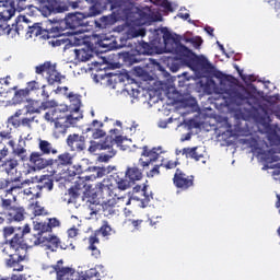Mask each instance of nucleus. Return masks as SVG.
Segmentation results:
<instances>
[{"label":"nucleus","mask_w":280,"mask_h":280,"mask_svg":"<svg viewBox=\"0 0 280 280\" xmlns=\"http://www.w3.org/2000/svg\"><path fill=\"white\" fill-rule=\"evenodd\" d=\"M88 182H90V179H88L86 176L79 177L74 182V186L79 190L84 189L83 201L86 202V206L90 210V215L93 217L96 215L101 210V203L97 198V195H101L103 199H105V197H110L113 192V184L110 183L109 178H104L102 182L96 184V191L92 192V185L89 184Z\"/></svg>","instance_id":"f257e3e1"},{"label":"nucleus","mask_w":280,"mask_h":280,"mask_svg":"<svg viewBox=\"0 0 280 280\" xmlns=\"http://www.w3.org/2000/svg\"><path fill=\"white\" fill-rule=\"evenodd\" d=\"M31 228L25 224L23 229L19 228V232L14 233L13 237L10 240V249L13 253L9 254V258L5 259V265L8 268H13L14 271H23L24 266L21 264L24 261L27 255L28 243L24 242V236L30 234Z\"/></svg>","instance_id":"f03ea898"},{"label":"nucleus","mask_w":280,"mask_h":280,"mask_svg":"<svg viewBox=\"0 0 280 280\" xmlns=\"http://www.w3.org/2000/svg\"><path fill=\"white\" fill-rule=\"evenodd\" d=\"M164 45L166 52L175 55L178 60H194L203 69L211 67L206 57L197 56L191 49L183 45L179 39L172 37L171 33L164 34Z\"/></svg>","instance_id":"7ed1b4c3"},{"label":"nucleus","mask_w":280,"mask_h":280,"mask_svg":"<svg viewBox=\"0 0 280 280\" xmlns=\"http://www.w3.org/2000/svg\"><path fill=\"white\" fill-rule=\"evenodd\" d=\"M50 269V273L56 272L61 280H101V273L96 268L79 272L72 267H65L63 259H59L55 265H51Z\"/></svg>","instance_id":"20e7f679"},{"label":"nucleus","mask_w":280,"mask_h":280,"mask_svg":"<svg viewBox=\"0 0 280 280\" xmlns=\"http://www.w3.org/2000/svg\"><path fill=\"white\" fill-rule=\"evenodd\" d=\"M40 245L45 250L56 253L59 248L62 250L72 246V243L66 244L57 235L48 234L47 236H32L30 237V246Z\"/></svg>","instance_id":"39448f33"},{"label":"nucleus","mask_w":280,"mask_h":280,"mask_svg":"<svg viewBox=\"0 0 280 280\" xmlns=\"http://www.w3.org/2000/svg\"><path fill=\"white\" fill-rule=\"evenodd\" d=\"M143 178V173L136 164L128 166L125 172V177L117 175L115 177L117 187L119 190H127L133 186L137 182H140Z\"/></svg>","instance_id":"423d86ee"},{"label":"nucleus","mask_w":280,"mask_h":280,"mask_svg":"<svg viewBox=\"0 0 280 280\" xmlns=\"http://www.w3.org/2000/svg\"><path fill=\"white\" fill-rule=\"evenodd\" d=\"M44 118L46 121L55 124L65 121L69 122L70 125H77V122L81 118V115L79 114L78 116H74V114H69L68 107H65L62 109L59 107H55L46 112Z\"/></svg>","instance_id":"0eeeda50"},{"label":"nucleus","mask_w":280,"mask_h":280,"mask_svg":"<svg viewBox=\"0 0 280 280\" xmlns=\"http://www.w3.org/2000/svg\"><path fill=\"white\" fill-rule=\"evenodd\" d=\"M35 73L37 75H44V73H46L48 85L61 84V79H65V77L56 70V63H52L51 61H45L44 63L36 66Z\"/></svg>","instance_id":"6e6552de"},{"label":"nucleus","mask_w":280,"mask_h":280,"mask_svg":"<svg viewBox=\"0 0 280 280\" xmlns=\"http://www.w3.org/2000/svg\"><path fill=\"white\" fill-rule=\"evenodd\" d=\"M37 4V10L45 16H50L51 14L65 13L69 10V5L58 2L56 0H35Z\"/></svg>","instance_id":"1a4fd4ad"},{"label":"nucleus","mask_w":280,"mask_h":280,"mask_svg":"<svg viewBox=\"0 0 280 280\" xmlns=\"http://www.w3.org/2000/svg\"><path fill=\"white\" fill-rule=\"evenodd\" d=\"M112 14L104 15L100 19L103 26H112L117 22L127 19L126 9L122 8L120 1L109 0Z\"/></svg>","instance_id":"9d476101"},{"label":"nucleus","mask_w":280,"mask_h":280,"mask_svg":"<svg viewBox=\"0 0 280 280\" xmlns=\"http://www.w3.org/2000/svg\"><path fill=\"white\" fill-rule=\"evenodd\" d=\"M86 19L88 16L81 12L69 13L60 23V26L65 25V30H71L74 34L81 33L79 28L88 26Z\"/></svg>","instance_id":"9b49d317"},{"label":"nucleus","mask_w":280,"mask_h":280,"mask_svg":"<svg viewBox=\"0 0 280 280\" xmlns=\"http://www.w3.org/2000/svg\"><path fill=\"white\" fill-rule=\"evenodd\" d=\"M174 186L180 191H187L195 185V176L188 175L182 168L177 167L173 177Z\"/></svg>","instance_id":"f8f14e48"},{"label":"nucleus","mask_w":280,"mask_h":280,"mask_svg":"<svg viewBox=\"0 0 280 280\" xmlns=\"http://www.w3.org/2000/svg\"><path fill=\"white\" fill-rule=\"evenodd\" d=\"M60 221L57 218H49L48 221H34V231L37 233L32 234V237H46V233H51L52 229L59 228Z\"/></svg>","instance_id":"ddd939ff"},{"label":"nucleus","mask_w":280,"mask_h":280,"mask_svg":"<svg viewBox=\"0 0 280 280\" xmlns=\"http://www.w3.org/2000/svg\"><path fill=\"white\" fill-rule=\"evenodd\" d=\"M120 44L117 45V48H131L136 49V52L141 56V55H150L151 52V46L149 43L141 42L138 45L135 43L132 44V38L129 35H124L119 38Z\"/></svg>","instance_id":"4468645a"},{"label":"nucleus","mask_w":280,"mask_h":280,"mask_svg":"<svg viewBox=\"0 0 280 280\" xmlns=\"http://www.w3.org/2000/svg\"><path fill=\"white\" fill-rule=\"evenodd\" d=\"M44 156L43 153L33 151L30 156H27L30 167L35 172L52 167V159H46Z\"/></svg>","instance_id":"2eb2a0df"},{"label":"nucleus","mask_w":280,"mask_h":280,"mask_svg":"<svg viewBox=\"0 0 280 280\" xmlns=\"http://www.w3.org/2000/svg\"><path fill=\"white\" fill-rule=\"evenodd\" d=\"M23 115V109H18L13 115H11L7 122L11 125L14 129H19L21 127L32 129V124L36 122L39 124V120L36 119V116L33 117H23L20 119V117Z\"/></svg>","instance_id":"dca6fc26"},{"label":"nucleus","mask_w":280,"mask_h":280,"mask_svg":"<svg viewBox=\"0 0 280 280\" xmlns=\"http://www.w3.org/2000/svg\"><path fill=\"white\" fill-rule=\"evenodd\" d=\"M30 30V21L25 18V15L18 16L15 23L11 25V28L8 30L11 37L25 36L27 37V33Z\"/></svg>","instance_id":"f3484780"},{"label":"nucleus","mask_w":280,"mask_h":280,"mask_svg":"<svg viewBox=\"0 0 280 280\" xmlns=\"http://www.w3.org/2000/svg\"><path fill=\"white\" fill-rule=\"evenodd\" d=\"M84 172L91 173L90 175H86V179L90 182H94L97 178H103L107 174L106 167L89 166L86 168H83L81 165H79L77 172H73V175H80Z\"/></svg>","instance_id":"a211bd4d"},{"label":"nucleus","mask_w":280,"mask_h":280,"mask_svg":"<svg viewBox=\"0 0 280 280\" xmlns=\"http://www.w3.org/2000/svg\"><path fill=\"white\" fill-rule=\"evenodd\" d=\"M73 164V155L70 152H63L58 154L56 159H52L54 174L61 171L63 167L71 166Z\"/></svg>","instance_id":"6ab92c4d"},{"label":"nucleus","mask_w":280,"mask_h":280,"mask_svg":"<svg viewBox=\"0 0 280 280\" xmlns=\"http://www.w3.org/2000/svg\"><path fill=\"white\" fill-rule=\"evenodd\" d=\"M67 145L72 152H82L85 150V138L79 133H71L67 138Z\"/></svg>","instance_id":"aec40b11"},{"label":"nucleus","mask_w":280,"mask_h":280,"mask_svg":"<svg viewBox=\"0 0 280 280\" xmlns=\"http://www.w3.org/2000/svg\"><path fill=\"white\" fill-rule=\"evenodd\" d=\"M62 26L52 27L51 31L47 34V39L52 38L51 40H49V45H51L52 47L67 46V39L62 38Z\"/></svg>","instance_id":"412c9836"},{"label":"nucleus","mask_w":280,"mask_h":280,"mask_svg":"<svg viewBox=\"0 0 280 280\" xmlns=\"http://www.w3.org/2000/svg\"><path fill=\"white\" fill-rule=\"evenodd\" d=\"M102 151H108L107 154L101 155L103 162H108L116 155V150L113 149L114 147V137L113 135H108L105 137L103 141L100 142Z\"/></svg>","instance_id":"4be33fe9"},{"label":"nucleus","mask_w":280,"mask_h":280,"mask_svg":"<svg viewBox=\"0 0 280 280\" xmlns=\"http://www.w3.org/2000/svg\"><path fill=\"white\" fill-rule=\"evenodd\" d=\"M14 16V9L10 8L9 10L0 11V32L5 35H10L11 25L9 21Z\"/></svg>","instance_id":"5701e85b"},{"label":"nucleus","mask_w":280,"mask_h":280,"mask_svg":"<svg viewBox=\"0 0 280 280\" xmlns=\"http://www.w3.org/2000/svg\"><path fill=\"white\" fill-rule=\"evenodd\" d=\"M8 145L12 148V154L18 156L22 162H27V150L24 148L25 141L22 139L19 140L18 145L15 147V142L13 139H9Z\"/></svg>","instance_id":"b1692460"},{"label":"nucleus","mask_w":280,"mask_h":280,"mask_svg":"<svg viewBox=\"0 0 280 280\" xmlns=\"http://www.w3.org/2000/svg\"><path fill=\"white\" fill-rule=\"evenodd\" d=\"M7 218L10 223L22 222L25 219V209L22 206H12L8 208Z\"/></svg>","instance_id":"393cba45"},{"label":"nucleus","mask_w":280,"mask_h":280,"mask_svg":"<svg viewBox=\"0 0 280 280\" xmlns=\"http://www.w3.org/2000/svg\"><path fill=\"white\" fill-rule=\"evenodd\" d=\"M203 153L205 151L200 150L199 147L183 149V155H186L187 159H191L196 162H201L202 164H206L207 158Z\"/></svg>","instance_id":"a878e982"},{"label":"nucleus","mask_w":280,"mask_h":280,"mask_svg":"<svg viewBox=\"0 0 280 280\" xmlns=\"http://www.w3.org/2000/svg\"><path fill=\"white\" fill-rule=\"evenodd\" d=\"M104 124L97 119H94L90 127L85 129V132H92V138L94 140L102 139L106 136V131H104L103 128Z\"/></svg>","instance_id":"bb28decb"},{"label":"nucleus","mask_w":280,"mask_h":280,"mask_svg":"<svg viewBox=\"0 0 280 280\" xmlns=\"http://www.w3.org/2000/svg\"><path fill=\"white\" fill-rule=\"evenodd\" d=\"M38 153L45 155V156H50V155H57L58 150L56 147L52 145L51 142L48 140L44 139H38Z\"/></svg>","instance_id":"cd10ccee"},{"label":"nucleus","mask_w":280,"mask_h":280,"mask_svg":"<svg viewBox=\"0 0 280 280\" xmlns=\"http://www.w3.org/2000/svg\"><path fill=\"white\" fill-rule=\"evenodd\" d=\"M35 104H37V102L32 101V103H30L28 105H26V115H33V114H40L42 108L44 110L48 109V108H52L55 107L56 103L55 101H46L42 103V106H35Z\"/></svg>","instance_id":"c85d7f7f"},{"label":"nucleus","mask_w":280,"mask_h":280,"mask_svg":"<svg viewBox=\"0 0 280 280\" xmlns=\"http://www.w3.org/2000/svg\"><path fill=\"white\" fill-rule=\"evenodd\" d=\"M49 34L48 31L44 30L39 23H35L33 25H28L26 38H33L40 36L42 38L47 37Z\"/></svg>","instance_id":"c756f323"},{"label":"nucleus","mask_w":280,"mask_h":280,"mask_svg":"<svg viewBox=\"0 0 280 280\" xmlns=\"http://www.w3.org/2000/svg\"><path fill=\"white\" fill-rule=\"evenodd\" d=\"M139 57L140 55L136 51V48L130 47V50L121 52V58L128 66L139 63L141 61Z\"/></svg>","instance_id":"7c9ffc66"},{"label":"nucleus","mask_w":280,"mask_h":280,"mask_svg":"<svg viewBox=\"0 0 280 280\" xmlns=\"http://www.w3.org/2000/svg\"><path fill=\"white\" fill-rule=\"evenodd\" d=\"M73 52L79 62H88L93 58V50L89 47L74 49Z\"/></svg>","instance_id":"2f4dec72"},{"label":"nucleus","mask_w":280,"mask_h":280,"mask_svg":"<svg viewBox=\"0 0 280 280\" xmlns=\"http://www.w3.org/2000/svg\"><path fill=\"white\" fill-rule=\"evenodd\" d=\"M160 154H162V147H154L150 150L148 145H144L141 156L149 158L150 162L152 163L159 160Z\"/></svg>","instance_id":"473e14b6"},{"label":"nucleus","mask_w":280,"mask_h":280,"mask_svg":"<svg viewBox=\"0 0 280 280\" xmlns=\"http://www.w3.org/2000/svg\"><path fill=\"white\" fill-rule=\"evenodd\" d=\"M12 91H15L14 95H13V101L16 104H22L24 102H27V100L31 97V95L28 94L26 88L18 89V86L15 85V86H12Z\"/></svg>","instance_id":"72a5a7b5"},{"label":"nucleus","mask_w":280,"mask_h":280,"mask_svg":"<svg viewBox=\"0 0 280 280\" xmlns=\"http://www.w3.org/2000/svg\"><path fill=\"white\" fill-rule=\"evenodd\" d=\"M259 154L261 155V160L266 164H272L280 161L279 155L276 154V151L273 149H270L268 151H260Z\"/></svg>","instance_id":"f704fd0d"},{"label":"nucleus","mask_w":280,"mask_h":280,"mask_svg":"<svg viewBox=\"0 0 280 280\" xmlns=\"http://www.w3.org/2000/svg\"><path fill=\"white\" fill-rule=\"evenodd\" d=\"M117 202L116 199L109 198L105 201H103V212L105 217H109V215H114L116 213L115 207H116Z\"/></svg>","instance_id":"c9c22d12"},{"label":"nucleus","mask_w":280,"mask_h":280,"mask_svg":"<svg viewBox=\"0 0 280 280\" xmlns=\"http://www.w3.org/2000/svg\"><path fill=\"white\" fill-rule=\"evenodd\" d=\"M75 124H70L69 121H58L55 122V130L54 133L56 138H59L60 136H65L67 133V130L70 126H74Z\"/></svg>","instance_id":"e433bc0d"},{"label":"nucleus","mask_w":280,"mask_h":280,"mask_svg":"<svg viewBox=\"0 0 280 280\" xmlns=\"http://www.w3.org/2000/svg\"><path fill=\"white\" fill-rule=\"evenodd\" d=\"M67 98L70 101V109L73 110L74 113H78L81 107V96L78 94H74L73 92H70L67 95Z\"/></svg>","instance_id":"4c0bfd02"},{"label":"nucleus","mask_w":280,"mask_h":280,"mask_svg":"<svg viewBox=\"0 0 280 280\" xmlns=\"http://www.w3.org/2000/svg\"><path fill=\"white\" fill-rule=\"evenodd\" d=\"M28 8L27 0H11V5L8 9H13L14 14L15 12H23Z\"/></svg>","instance_id":"58836bf2"},{"label":"nucleus","mask_w":280,"mask_h":280,"mask_svg":"<svg viewBox=\"0 0 280 280\" xmlns=\"http://www.w3.org/2000/svg\"><path fill=\"white\" fill-rule=\"evenodd\" d=\"M19 162L15 159H9L7 161H4L3 163V168L7 172L8 175L13 174L14 172H16V166H18Z\"/></svg>","instance_id":"ea45409f"},{"label":"nucleus","mask_w":280,"mask_h":280,"mask_svg":"<svg viewBox=\"0 0 280 280\" xmlns=\"http://www.w3.org/2000/svg\"><path fill=\"white\" fill-rule=\"evenodd\" d=\"M25 89H26L27 93L30 94V96H32V94H36L40 91L42 85L38 81L32 80L26 83Z\"/></svg>","instance_id":"a19ab883"},{"label":"nucleus","mask_w":280,"mask_h":280,"mask_svg":"<svg viewBox=\"0 0 280 280\" xmlns=\"http://www.w3.org/2000/svg\"><path fill=\"white\" fill-rule=\"evenodd\" d=\"M31 209L35 217H40V215L47 214V212L45 211V208L42 207L38 201H36L35 203H32Z\"/></svg>","instance_id":"79ce46f5"},{"label":"nucleus","mask_w":280,"mask_h":280,"mask_svg":"<svg viewBox=\"0 0 280 280\" xmlns=\"http://www.w3.org/2000/svg\"><path fill=\"white\" fill-rule=\"evenodd\" d=\"M54 187V180L50 178H44L40 180V184L36 185L37 189H48L49 191Z\"/></svg>","instance_id":"37998d69"},{"label":"nucleus","mask_w":280,"mask_h":280,"mask_svg":"<svg viewBox=\"0 0 280 280\" xmlns=\"http://www.w3.org/2000/svg\"><path fill=\"white\" fill-rule=\"evenodd\" d=\"M102 14V9L101 5L98 3H94L93 5H91L89 8V13L88 16L89 18H95Z\"/></svg>","instance_id":"c03bdc74"},{"label":"nucleus","mask_w":280,"mask_h":280,"mask_svg":"<svg viewBox=\"0 0 280 280\" xmlns=\"http://www.w3.org/2000/svg\"><path fill=\"white\" fill-rule=\"evenodd\" d=\"M178 165H180L178 159L176 160H168L166 162H162L161 166L167 171L175 170Z\"/></svg>","instance_id":"a18cd8bd"},{"label":"nucleus","mask_w":280,"mask_h":280,"mask_svg":"<svg viewBox=\"0 0 280 280\" xmlns=\"http://www.w3.org/2000/svg\"><path fill=\"white\" fill-rule=\"evenodd\" d=\"M110 232L112 228L107 221H104L103 225L98 230H96V233L102 234L104 237L110 235Z\"/></svg>","instance_id":"49530a36"},{"label":"nucleus","mask_w":280,"mask_h":280,"mask_svg":"<svg viewBox=\"0 0 280 280\" xmlns=\"http://www.w3.org/2000/svg\"><path fill=\"white\" fill-rule=\"evenodd\" d=\"M269 4L271 5V9L276 11V23L280 22V0H269Z\"/></svg>","instance_id":"de8ad7c7"},{"label":"nucleus","mask_w":280,"mask_h":280,"mask_svg":"<svg viewBox=\"0 0 280 280\" xmlns=\"http://www.w3.org/2000/svg\"><path fill=\"white\" fill-rule=\"evenodd\" d=\"M234 98L238 106L248 102V97L246 96L245 93H242V92H236Z\"/></svg>","instance_id":"09e8293b"},{"label":"nucleus","mask_w":280,"mask_h":280,"mask_svg":"<svg viewBox=\"0 0 280 280\" xmlns=\"http://www.w3.org/2000/svg\"><path fill=\"white\" fill-rule=\"evenodd\" d=\"M3 128H4V124L0 122V138H1V140H11L12 139L11 131L3 130Z\"/></svg>","instance_id":"8fccbe9b"},{"label":"nucleus","mask_w":280,"mask_h":280,"mask_svg":"<svg viewBox=\"0 0 280 280\" xmlns=\"http://www.w3.org/2000/svg\"><path fill=\"white\" fill-rule=\"evenodd\" d=\"M110 133H114V145H120L124 142L122 136L118 135L119 130L118 129H110Z\"/></svg>","instance_id":"3c124183"},{"label":"nucleus","mask_w":280,"mask_h":280,"mask_svg":"<svg viewBox=\"0 0 280 280\" xmlns=\"http://www.w3.org/2000/svg\"><path fill=\"white\" fill-rule=\"evenodd\" d=\"M97 151H103L101 142H96L94 140H91V145L89 147L90 153H95Z\"/></svg>","instance_id":"603ef678"},{"label":"nucleus","mask_w":280,"mask_h":280,"mask_svg":"<svg viewBox=\"0 0 280 280\" xmlns=\"http://www.w3.org/2000/svg\"><path fill=\"white\" fill-rule=\"evenodd\" d=\"M98 233L95 231V233H93L92 235H90L89 237V247L95 246V244L100 243V240L97 237Z\"/></svg>","instance_id":"864d4df0"},{"label":"nucleus","mask_w":280,"mask_h":280,"mask_svg":"<svg viewBox=\"0 0 280 280\" xmlns=\"http://www.w3.org/2000/svg\"><path fill=\"white\" fill-rule=\"evenodd\" d=\"M162 167L161 164L155 165L152 170H150V172L148 173V177L153 178L154 176L160 175V168Z\"/></svg>","instance_id":"5fc2aeb1"},{"label":"nucleus","mask_w":280,"mask_h":280,"mask_svg":"<svg viewBox=\"0 0 280 280\" xmlns=\"http://www.w3.org/2000/svg\"><path fill=\"white\" fill-rule=\"evenodd\" d=\"M79 191L80 190L75 186L68 189V194L72 199H77L80 196Z\"/></svg>","instance_id":"6e6d98bb"},{"label":"nucleus","mask_w":280,"mask_h":280,"mask_svg":"<svg viewBox=\"0 0 280 280\" xmlns=\"http://www.w3.org/2000/svg\"><path fill=\"white\" fill-rule=\"evenodd\" d=\"M13 234H14V228L13 226H4L3 228V237L4 238H8Z\"/></svg>","instance_id":"4d7b16f0"},{"label":"nucleus","mask_w":280,"mask_h":280,"mask_svg":"<svg viewBox=\"0 0 280 280\" xmlns=\"http://www.w3.org/2000/svg\"><path fill=\"white\" fill-rule=\"evenodd\" d=\"M129 223H130V225H132L135 228V230H140V225L143 223V220L129 219Z\"/></svg>","instance_id":"13d9d810"},{"label":"nucleus","mask_w":280,"mask_h":280,"mask_svg":"<svg viewBox=\"0 0 280 280\" xmlns=\"http://www.w3.org/2000/svg\"><path fill=\"white\" fill-rule=\"evenodd\" d=\"M78 234H79V229H77V228L68 229V237L69 238H74L78 236Z\"/></svg>","instance_id":"bf43d9fd"},{"label":"nucleus","mask_w":280,"mask_h":280,"mask_svg":"<svg viewBox=\"0 0 280 280\" xmlns=\"http://www.w3.org/2000/svg\"><path fill=\"white\" fill-rule=\"evenodd\" d=\"M12 91V88H7L5 85H3L2 83H0V97L7 95L8 93H10Z\"/></svg>","instance_id":"052dcab7"},{"label":"nucleus","mask_w":280,"mask_h":280,"mask_svg":"<svg viewBox=\"0 0 280 280\" xmlns=\"http://www.w3.org/2000/svg\"><path fill=\"white\" fill-rule=\"evenodd\" d=\"M168 66H170V70H171L173 73L178 72L179 69H180V63H178V62H171V63H168Z\"/></svg>","instance_id":"680f3d73"},{"label":"nucleus","mask_w":280,"mask_h":280,"mask_svg":"<svg viewBox=\"0 0 280 280\" xmlns=\"http://www.w3.org/2000/svg\"><path fill=\"white\" fill-rule=\"evenodd\" d=\"M11 7V0H0V8H3V11H8Z\"/></svg>","instance_id":"e2e57ef3"},{"label":"nucleus","mask_w":280,"mask_h":280,"mask_svg":"<svg viewBox=\"0 0 280 280\" xmlns=\"http://www.w3.org/2000/svg\"><path fill=\"white\" fill-rule=\"evenodd\" d=\"M89 249L92 250V256L95 258L101 256V250L96 246H89Z\"/></svg>","instance_id":"0e129e2a"},{"label":"nucleus","mask_w":280,"mask_h":280,"mask_svg":"<svg viewBox=\"0 0 280 280\" xmlns=\"http://www.w3.org/2000/svg\"><path fill=\"white\" fill-rule=\"evenodd\" d=\"M10 77H5V78H0V84H2L3 86H5L7 89H12L10 86Z\"/></svg>","instance_id":"69168bd1"},{"label":"nucleus","mask_w":280,"mask_h":280,"mask_svg":"<svg viewBox=\"0 0 280 280\" xmlns=\"http://www.w3.org/2000/svg\"><path fill=\"white\" fill-rule=\"evenodd\" d=\"M187 43H191L194 45L195 48H199L202 44V39H186Z\"/></svg>","instance_id":"338daca9"},{"label":"nucleus","mask_w":280,"mask_h":280,"mask_svg":"<svg viewBox=\"0 0 280 280\" xmlns=\"http://www.w3.org/2000/svg\"><path fill=\"white\" fill-rule=\"evenodd\" d=\"M11 203H12L11 199H3L2 200V207L4 208L7 213H8V209L12 208Z\"/></svg>","instance_id":"774afa93"}]
</instances>
